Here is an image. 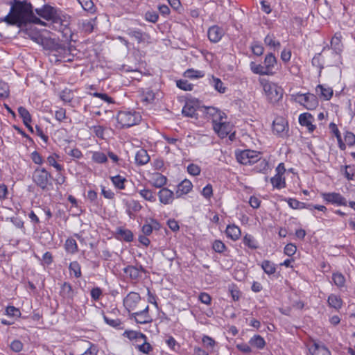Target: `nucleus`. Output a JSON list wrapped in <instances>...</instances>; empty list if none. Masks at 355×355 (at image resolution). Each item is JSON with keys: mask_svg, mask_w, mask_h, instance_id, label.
<instances>
[{"mask_svg": "<svg viewBox=\"0 0 355 355\" xmlns=\"http://www.w3.org/2000/svg\"><path fill=\"white\" fill-rule=\"evenodd\" d=\"M272 132L280 137L288 136V125L287 121L282 117H277L273 121Z\"/></svg>", "mask_w": 355, "mask_h": 355, "instance_id": "nucleus-8", "label": "nucleus"}, {"mask_svg": "<svg viewBox=\"0 0 355 355\" xmlns=\"http://www.w3.org/2000/svg\"><path fill=\"white\" fill-rule=\"evenodd\" d=\"M116 238L125 242H131L133 240V234L128 229L119 227L116 230Z\"/></svg>", "mask_w": 355, "mask_h": 355, "instance_id": "nucleus-20", "label": "nucleus"}, {"mask_svg": "<svg viewBox=\"0 0 355 355\" xmlns=\"http://www.w3.org/2000/svg\"><path fill=\"white\" fill-rule=\"evenodd\" d=\"M158 14L153 10L147 11L145 14L146 20L152 23H156L158 20Z\"/></svg>", "mask_w": 355, "mask_h": 355, "instance_id": "nucleus-60", "label": "nucleus"}, {"mask_svg": "<svg viewBox=\"0 0 355 355\" xmlns=\"http://www.w3.org/2000/svg\"><path fill=\"white\" fill-rule=\"evenodd\" d=\"M123 335L129 338L130 340H135L137 344L138 343H141L142 338H146L145 334L141 332L133 330L125 331Z\"/></svg>", "mask_w": 355, "mask_h": 355, "instance_id": "nucleus-25", "label": "nucleus"}, {"mask_svg": "<svg viewBox=\"0 0 355 355\" xmlns=\"http://www.w3.org/2000/svg\"><path fill=\"white\" fill-rule=\"evenodd\" d=\"M52 24L54 28L61 33L64 42H70L73 41V34L70 28V17L58 15Z\"/></svg>", "mask_w": 355, "mask_h": 355, "instance_id": "nucleus-4", "label": "nucleus"}, {"mask_svg": "<svg viewBox=\"0 0 355 355\" xmlns=\"http://www.w3.org/2000/svg\"><path fill=\"white\" fill-rule=\"evenodd\" d=\"M321 196L323 200L327 203H331L337 206H347V205L346 198L339 193H322Z\"/></svg>", "mask_w": 355, "mask_h": 355, "instance_id": "nucleus-10", "label": "nucleus"}, {"mask_svg": "<svg viewBox=\"0 0 355 355\" xmlns=\"http://www.w3.org/2000/svg\"><path fill=\"white\" fill-rule=\"evenodd\" d=\"M319 92L324 100H329L333 96V89L330 87H324L322 85H318L316 87V92L319 93Z\"/></svg>", "mask_w": 355, "mask_h": 355, "instance_id": "nucleus-33", "label": "nucleus"}, {"mask_svg": "<svg viewBox=\"0 0 355 355\" xmlns=\"http://www.w3.org/2000/svg\"><path fill=\"white\" fill-rule=\"evenodd\" d=\"M213 128L215 132H216L221 137H225L228 135L227 125L222 121H219L214 123Z\"/></svg>", "mask_w": 355, "mask_h": 355, "instance_id": "nucleus-29", "label": "nucleus"}, {"mask_svg": "<svg viewBox=\"0 0 355 355\" xmlns=\"http://www.w3.org/2000/svg\"><path fill=\"white\" fill-rule=\"evenodd\" d=\"M288 206L293 209H302L304 202L297 200L295 198H288L285 199Z\"/></svg>", "mask_w": 355, "mask_h": 355, "instance_id": "nucleus-53", "label": "nucleus"}, {"mask_svg": "<svg viewBox=\"0 0 355 355\" xmlns=\"http://www.w3.org/2000/svg\"><path fill=\"white\" fill-rule=\"evenodd\" d=\"M332 279L334 283L338 287H343L345 283V278L342 273L336 272L332 275Z\"/></svg>", "mask_w": 355, "mask_h": 355, "instance_id": "nucleus-49", "label": "nucleus"}, {"mask_svg": "<svg viewBox=\"0 0 355 355\" xmlns=\"http://www.w3.org/2000/svg\"><path fill=\"white\" fill-rule=\"evenodd\" d=\"M150 161V156L147 151L143 148L139 149L135 155V162L137 165L146 164Z\"/></svg>", "mask_w": 355, "mask_h": 355, "instance_id": "nucleus-24", "label": "nucleus"}, {"mask_svg": "<svg viewBox=\"0 0 355 355\" xmlns=\"http://www.w3.org/2000/svg\"><path fill=\"white\" fill-rule=\"evenodd\" d=\"M313 116L309 113H303L299 116V123L301 125L306 126L309 132H313L315 126L312 124Z\"/></svg>", "mask_w": 355, "mask_h": 355, "instance_id": "nucleus-21", "label": "nucleus"}, {"mask_svg": "<svg viewBox=\"0 0 355 355\" xmlns=\"http://www.w3.org/2000/svg\"><path fill=\"white\" fill-rule=\"evenodd\" d=\"M140 300L141 297L138 293L130 292L123 299V305L128 312H130L136 309Z\"/></svg>", "mask_w": 355, "mask_h": 355, "instance_id": "nucleus-12", "label": "nucleus"}, {"mask_svg": "<svg viewBox=\"0 0 355 355\" xmlns=\"http://www.w3.org/2000/svg\"><path fill=\"white\" fill-rule=\"evenodd\" d=\"M270 182L273 187L277 189H282L286 187L285 178L280 174H276L274 177L270 179Z\"/></svg>", "mask_w": 355, "mask_h": 355, "instance_id": "nucleus-34", "label": "nucleus"}, {"mask_svg": "<svg viewBox=\"0 0 355 355\" xmlns=\"http://www.w3.org/2000/svg\"><path fill=\"white\" fill-rule=\"evenodd\" d=\"M10 9L8 14L1 19L8 25L17 26L19 28L26 26L28 24L46 26V23L35 15L33 7L26 1H10Z\"/></svg>", "mask_w": 355, "mask_h": 355, "instance_id": "nucleus-1", "label": "nucleus"}, {"mask_svg": "<svg viewBox=\"0 0 355 355\" xmlns=\"http://www.w3.org/2000/svg\"><path fill=\"white\" fill-rule=\"evenodd\" d=\"M18 112L19 116L22 119L24 123L31 122V116L29 112L24 107L20 106L18 107Z\"/></svg>", "mask_w": 355, "mask_h": 355, "instance_id": "nucleus-47", "label": "nucleus"}, {"mask_svg": "<svg viewBox=\"0 0 355 355\" xmlns=\"http://www.w3.org/2000/svg\"><path fill=\"white\" fill-rule=\"evenodd\" d=\"M250 69L254 74H258L260 76H272L275 73V71H268L264 64L261 65L259 64H256L254 62H251L250 64Z\"/></svg>", "mask_w": 355, "mask_h": 355, "instance_id": "nucleus-22", "label": "nucleus"}, {"mask_svg": "<svg viewBox=\"0 0 355 355\" xmlns=\"http://www.w3.org/2000/svg\"><path fill=\"white\" fill-rule=\"evenodd\" d=\"M60 295L66 299H73L74 296V291L72 288L71 284L64 282L60 289Z\"/></svg>", "mask_w": 355, "mask_h": 355, "instance_id": "nucleus-28", "label": "nucleus"}, {"mask_svg": "<svg viewBox=\"0 0 355 355\" xmlns=\"http://www.w3.org/2000/svg\"><path fill=\"white\" fill-rule=\"evenodd\" d=\"M249 343L250 345L259 349H263L266 346V341L264 338L260 335H254L250 338Z\"/></svg>", "mask_w": 355, "mask_h": 355, "instance_id": "nucleus-31", "label": "nucleus"}, {"mask_svg": "<svg viewBox=\"0 0 355 355\" xmlns=\"http://www.w3.org/2000/svg\"><path fill=\"white\" fill-rule=\"evenodd\" d=\"M328 304L330 307L334 308L336 310L341 309L343 306V300L340 296L331 294L327 300Z\"/></svg>", "mask_w": 355, "mask_h": 355, "instance_id": "nucleus-27", "label": "nucleus"}, {"mask_svg": "<svg viewBox=\"0 0 355 355\" xmlns=\"http://www.w3.org/2000/svg\"><path fill=\"white\" fill-rule=\"evenodd\" d=\"M9 96V86L3 81H0V97L8 98Z\"/></svg>", "mask_w": 355, "mask_h": 355, "instance_id": "nucleus-61", "label": "nucleus"}, {"mask_svg": "<svg viewBox=\"0 0 355 355\" xmlns=\"http://www.w3.org/2000/svg\"><path fill=\"white\" fill-rule=\"evenodd\" d=\"M259 83L267 96L268 100L271 103H275L282 100L284 94V89L275 83L260 78Z\"/></svg>", "mask_w": 355, "mask_h": 355, "instance_id": "nucleus-3", "label": "nucleus"}, {"mask_svg": "<svg viewBox=\"0 0 355 355\" xmlns=\"http://www.w3.org/2000/svg\"><path fill=\"white\" fill-rule=\"evenodd\" d=\"M66 251L70 254H74L78 251V245L75 239L69 238L64 243Z\"/></svg>", "mask_w": 355, "mask_h": 355, "instance_id": "nucleus-36", "label": "nucleus"}, {"mask_svg": "<svg viewBox=\"0 0 355 355\" xmlns=\"http://www.w3.org/2000/svg\"><path fill=\"white\" fill-rule=\"evenodd\" d=\"M204 113L206 116L212 120L213 124L217 121H223L225 114L214 107H205Z\"/></svg>", "mask_w": 355, "mask_h": 355, "instance_id": "nucleus-15", "label": "nucleus"}, {"mask_svg": "<svg viewBox=\"0 0 355 355\" xmlns=\"http://www.w3.org/2000/svg\"><path fill=\"white\" fill-rule=\"evenodd\" d=\"M158 197L161 203L164 205H170L173 202L175 193L166 187L162 188L158 193Z\"/></svg>", "mask_w": 355, "mask_h": 355, "instance_id": "nucleus-16", "label": "nucleus"}, {"mask_svg": "<svg viewBox=\"0 0 355 355\" xmlns=\"http://www.w3.org/2000/svg\"><path fill=\"white\" fill-rule=\"evenodd\" d=\"M209 84L220 94H224L226 91V87L224 86L223 83L218 78L212 76L211 78L209 79Z\"/></svg>", "mask_w": 355, "mask_h": 355, "instance_id": "nucleus-30", "label": "nucleus"}, {"mask_svg": "<svg viewBox=\"0 0 355 355\" xmlns=\"http://www.w3.org/2000/svg\"><path fill=\"white\" fill-rule=\"evenodd\" d=\"M200 168L197 164H190L187 166V171L190 175L193 176L198 175L200 173Z\"/></svg>", "mask_w": 355, "mask_h": 355, "instance_id": "nucleus-63", "label": "nucleus"}, {"mask_svg": "<svg viewBox=\"0 0 355 355\" xmlns=\"http://www.w3.org/2000/svg\"><path fill=\"white\" fill-rule=\"evenodd\" d=\"M82 8L90 13L96 11L95 6L92 0H78Z\"/></svg>", "mask_w": 355, "mask_h": 355, "instance_id": "nucleus-44", "label": "nucleus"}, {"mask_svg": "<svg viewBox=\"0 0 355 355\" xmlns=\"http://www.w3.org/2000/svg\"><path fill=\"white\" fill-rule=\"evenodd\" d=\"M224 34V29L217 25L209 27L207 31L208 38L212 43L218 42L222 39Z\"/></svg>", "mask_w": 355, "mask_h": 355, "instance_id": "nucleus-13", "label": "nucleus"}, {"mask_svg": "<svg viewBox=\"0 0 355 355\" xmlns=\"http://www.w3.org/2000/svg\"><path fill=\"white\" fill-rule=\"evenodd\" d=\"M261 268L268 275H272L276 272L275 265L268 260H264L261 264Z\"/></svg>", "mask_w": 355, "mask_h": 355, "instance_id": "nucleus-39", "label": "nucleus"}, {"mask_svg": "<svg viewBox=\"0 0 355 355\" xmlns=\"http://www.w3.org/2000/svg\"><path fill=\"white\" fill-rule=\"evenodd\" d=\"M132 317L139 324H146L150 322L152 320L148 314V306L147 305L143 310L132 313Z\"/></svg>", "mask_w": 355, "mask_h": 355, "instance_id": "nucleus-17", "label": "nucleus"}, {"mask_svg": "<svg viewBox=\"0 0 355 355\" xmlns=\"http://www.w3.org/2000/svg\"><path fill=\"white\" fill-rule=\"evenodd\" d=\"M212 248L216 252L222 253L226 249V246L221 241L216 240L212 244Z\"/></svg>", "mask_w": 355, "mask_h": 355, "instance_id": "nucleus-57", "label": "nucleus"}, {"mask_svg": "<svg viewBox=\"0 0 355 355\" xmlns=\"http://www.w3.org/2000/svg\"><path fill=\"white\" fill-rule=\"evenodd\" d=\"M296 250L297 247L293 243H288L286 245L284 249V253L288 257L293 256L296 252Z\"/></svg>", "mask_w": 355, "mask_h": 355, "instance_id": "nucleus-64", "label": "nucleus"}, {"mask_svg": "<svg viewBox=\"0 0 355 355\" xmlns=\"http://www.w3.org/2000/svg\"><path fill=\"white\" fill-rule=\"evenodd\" d=\"M243 243L249 248L255 250L259 248L258 243L254 237L251 234H246L243 238Z\"/></svg>", "mask_w": 355, "mask_h": 355, "instance_id": "nucleus-32", "label": "nucleus"}, {"mask_svg": "<svg viewBox=\"0 0 355 355\" xmlns=\"http://www.w3.org/2000/svg\"><path fill=\"white\" fill-rule=\"evenodd\" d=\"M263 64L265 68L270 71H275L274 69L275 65L277 64V58L273 55V53H268L264 59Z\"/></svg>", "mask_w": 355, "mask_h": 355, "instance_id": "nucleus-26", "label": "nucleus"}, {"mask_svg": "<svg viewBox=\"0 0 355 355\" xmlns=\"http://www.w3.org/2000/svg\"><path fill=\"white\" fill-rule=\"evenodd\" d=\"M251 49L252 53L257 56L261 55L264 51L263 46L257 42L252 43Z\"/></svg>", "mask_w": 355, "mask_h": 355, "instance_id": "nucleus-58", "label": "nucleus"}, {"mask_svg": "<svg viewBox=\"0 0 355 355\" xmlns=\"http://www.w3.org/2000/svg\"><path fill=\"white\" fill-rule=\"evenodd\" d=\"M176 85L178 88L184 91H191L193 88V85L189 83L187 80H179L176 82Z\"/></svg>", "mask_w": 355, "mask_h": 355, "instance_id": "nucleus-55", "label": "nucleus"}, {"mask_svg": "<svg viewBox=\"0 0 355 355\" xmlns=\"http://www.w3.org/2000/svg\"><path fill=\"white\" fill-rule=\"evenodd\" d=\"M142 343H138L137 344L138 349L144 353V354H149L150 352L153 350L152 346L147 342V337L146 336V338L141 339Z\"/></svg>", "mask_w": 355, "mask_h": 355, "instance_id": "nucleus-43", "label": "nucleus"}, {"mask_svg": "<svg viewBox=\"0 0 355 355\" xmlns=\"http://www.w3.org/2000/svg\"><path fill=\"white\" fill-rule=\"evenodd\" d=\"M193 185L189 180H184L178 186L175 191V197L177 198L187 194L192 189Z\"/></svg>", "mask_w": 355, "mask_h": 355, "instance_id": "nucleus-18", "label": "nucleus"}, {"mask_svg": "<svg viewBox=\"0 0 355 355\" xmlns=\"http://www.w3.org/2000/svg\"><path fill=\"white\" fill-rule=\"evenodd\" d=\"M103 318H104L105 322L108 325H110V327H112L118 329H123L122 322H121L120 319H119V318H116V319L110 318L107 315H104Z\"/></svg>", "mask_w": 355, "mask_h": 355, "instance_id": "nucleus-46", "label": "nucleus"}, {"mask_svg": "<svg viewBox=\"0 0 355 355\" xmlns=\"http://www.w3.org/2000/svg\"><path fill=\"white\" fill-rule=\"evenodd\" d=\"M344 139L348 146H351L355 144V135L353 132L347 131L345 134Z\"/></svg>", "mask_w": 355, "mask_h": 355, "instance_id": "nucleus-62", "label": "nucleus"}, {"mask_svg": "<svg viewBox=\"0 0 355 355\" xmlns=\"http://www.w3.org/2000/svg\"><path fill=\"white\" fill-rule=\"evenodd\" d=\"M92 159L94 162L98 164H103L107 161V157L105 154L100 151L93 152Z\"/></svg>", "mask_w": 355, "mask_h": 355, "instance_id": "nucleus-48", "label": "nucleus"}, {"mask_svg": "<svg viewBox=\"0 0 355 355\" xmlns=\"http://www.w3.org/2000/svg\"><path fill=\"white\" fill-rule=\"evenodd\" d=\"M311 355H331L327 347L320 341L314 340L309 347Z\"/></svg>", "mask_w": 355, "mask_h": 355, "instance_id": "nucleus-14", "label": "nucleus"}, {"mask_svg": "<svg viewBox=\"0 0 355 355\" xmlns=\"http://www.w3.org/2000/svg\"><path fill=\"white\" fill-rule=\"evenodd\" d=\"M69 269L70 275H73L76 278H79L81 277V267L78 261H75L71 262L69 266Z\"/></svg>", "mask_w": 355, "mask_h": 355, "instance_id": "nucleus-38", "label": "nucleus"}, {"mask_svg": "<svg viewBox=\"0 0 355 355\" xmlns=\"http://www.w3.org/2000/svg\"><path fill=\"white\" fill-rule=\"evenodd\" d=\"M341 34L340 33H336L331 40V47L336 52L341 51Z\"/></svg>", "mask_w": 355, "mask_h": 355, "instance_id": "nucleus-42", "label": "nucleus"}, {"mask_svg": "<svg viewBox=\"0 0 355 355\" xmlns=\"http://www.w3.org/2000/svg\"><path fill=\"white\" fill-rule=\"evenodd\" d=\"M123 271L127 277L133 281H137L141 277V273L146 272L145 268L141 265L137 266L128 265L123 269Z\"/></svg>", "mask_w": 355, "mask_h": 355, "instance_id": "nucleus-11", "label": "nucleus"}, {"mask_svg": "<svg viewBox=\"0 0 355 355\" xmlns=\"http://www.w3.org/2000/svg\"><path fill=\"white\" fill-rule=\"evenodd\" d=\"M141 120V115L135 111L121 110L116 115V121L119 128H126L135 125Z\"/></svg>", "mask_w": 355, "mask_h": 355, "instance_id": "nucleus-5", "label": "nucleus"}, {"mask_svg": "<svg viewBox=\"0 0 355 355\" xmlns=\"http://www.w3.org/2000/svg\"><path fill=\"white\" fill-rule=\"evenodd\" d=\"M226 235L233 241L238 240L241 236V230L235 225H228L225 230Z\"/></svg>", "mask_w": 355, "mask_h": 355, "instance_id": "nucleus-23", "label": "nucleus"}, {"mask_svg": "<svg viewBox=\"0 0 355 355\" xmlns=\"http://www.w3.org/2000/svg\"><path fill=\"white\" fill-rule=\"evenodd\" d=\"M196 108L189 103H187L182 108V114L188 117H194L196 115Z\"/></svg>", "mask_w": 355, "mask_h": 355, "instance_id": "nucleus-45", "label": "nucleus"}, {"mask_svg": "<svg viewBox=\"0 0 355 355\" xmlns=\"http://www.w3.org/2000/svg\"><path fill=\"white\" fill-rule=\"evenodd\" d=\"M202 342L204 346L209 351H212L216 345V341L209 336H203Z\"/></svg>", "mask_w": 355, "mask_h": 355, "instance_id": "nucleus-54", "label": "nucleus"}, {"mask_svg": "<svg viewBox=\"0 0 355 355\" xmlns=\"http://www.w3.org/2000/svg\"><path fill=\"white\" fill-rule=\"evenodd\" d=\"M89 94L94 97L99 98L102 101H103L109 104L114 103V101L113 100V98H111L110 96H109L105 93L94 92V93H89Z\"/></svg>", "mask_w": 355, "mask_h": 355, "instance_id": "nucleus-56", "label": "nucleus"}, {"mask_svg": "<svg viewBox=\"0 0 355 355\" xmlns=\"http://www.w3.org/2000/svg\"><path fill=\"white\" fill-rule=\"evenodd\" d=\"M24 345L19 340H14L10 343V347L14 352H20L23 349Z\"/></svg>", "mask_w": 355, "mask_h": 355, "instance_id": "nucleus-59", "label": "nucleus"}, {"mask_svg": "<svg viewBox=\"0 0 355 355\" xmlns=\"http://www.w3.org/2000/svg\"><path fill=\"white\" fill-rule=\"evenodd\" d=\"M166 178L161 173H156L153 178V185L156 188H162L166 184Z\"/></svg>", "mask_w": 355, "mask_h": 355, "instance_id": "nucleus-35", "label": "nucleus"}, {"mask_svg": "<svg viewBox=\"0 0 355 355\" xmlns=\"http://www.w3.org/2000/svg\"><path fill=\"white\" fill-rule=\"evenodd\" d=\"M51 43L52 44V51L58 55H62L63 58H65L66 55L71 54L73 46H70L66 48L64 45L55 42L54 40H51Z\"/></svg>", "mask_w": 355, "mask_h": 355, "instance_id": "nucleus-19", "label": "nucleus"}, {"mask_svg": "<svg viewBox=\"0 0 355 355\" xmlns=\"http://www.w3.org/2000/svg\"><path fill=\"white\" fill-rule=\"evenodd\" d=\"M204 73L201 71L189 69L184 73V76L189 78H198L204 76Z\"/></svg>", "mask_w": 355, "mask_h": 355, "instance_id": "nucleus-52", "label": "nucleus"}, {"mask_svg": "<svg viewBox=\"0 0 355 355\" xmlns=\"http://www.w3.org/2000/svg\"><path fill=\"white\" fill-rule=\"evenodd\" d=\"M139 195L146 200L154 202L156 201V196L155 193L148 189H144L139 191Z\"/></svg>", "mask_w": 355, "mask_h": 355, "instance_id": "nucleus-37", "label": "nucleus"}, {"mask_svg": "<svg viewBox=\"0 0 355 355\" xmlns=\"http://www.w3.org/2000/svg\"><path fill=\"white\" fill-rule=\"evenodd\" d=\"M127 34L130 37L135 38L138 43H141L144 40L143 37L144 33L139 29L129 28L127 30Z\"/></svg>", "mask_w": 355, "mask_h": 355, "instance_id": "nucleus-40", "label": "nucleus"}, {"mask_svg": "<svg viewBox=\"0 0 355 355\" xmlns=\"http://www.w3.org/2000/svg\"><path fill=\"white\" fill-rule=\"evenodd\" d=\"M155 93L150 89H147L146 91H144L141 94V101L146 103V104L152 103L155 100Z\"/></svg>", "mask_w": 355, "mask_h": 355, "instance_id": "nucleus-41", "label": "nucleus"}, {"mask_svg": "<svg viewBox=\"0 0 355 355\" xmlns=\"http://www.w3.org/2000/svg\"><path fill=\"white\" fill-rule=\"evenodd\" d=\"M52 175L44 168L37 167L33 173V182L43 191L49 189L52 186Z\"/></svg>", "mask_w": 355, "mask_h": 355, "instance_id": "nucleus-6", "label": "nucleus"}, {"mask_svg": "<svg viewBox=\"0 0 355 355\" xmlns=\"http://www.w3.org/2000/svg\"><path fill=\"white\" fill-rule=\"evenodd\" d=\"M293 96H295V101L297 103L303 105L307 110H313L318 106V98L313 94L297 93Z\"/></svg>", "mask_w": 355, "mask_h": 355, "instance_id": "nucleus-7", "label": "nucleus"}, {"mask_svg": "<svg viewBox=\"0 0 355 355\" xmlns=\"http://www.w3.org/2000/svg\"><path fill=\"white\" fill-rule=\"evenodd\" d=\"M35 12L36 14H37L40 17L47 20V21H52V23L53 22L54 19H56L58 15H59L58 13L57 10L49 5H44L41 8H38L35 9Z\"/></svg>", "mask_w": 355, "mask_h": 355, "instance_id": "nucleus-9", "label": "nucleus"}, {"mask_svg": "<svg viewBox=\"0 0 355 355\" xmlns=\"http://www.w3.org/2000/svg\"><path fill=\"white\" fill-rule=\"evenodd\" d=\"M236 160L243 165H252L257 164L254 168L256 172H263L268 168V164L265 159H262L260 157V153L252 150H244L236 151Z\"/></svg>", "mask_w": 355, "mask_h": 355, "instance_id": "nucleus-2", "label": "nucleus"}, {"mask_svg": "<svg viewBox=\"0 0 355 355\" xmlns=\"http://www.w3.org/2000/svg\"><path fill=\"white\" fill-rule=\"evenodd\" d=\"M264 42L267 46L273 47L274 49H278L280 47V42L275 40V37L273 35H268L264 39Z\"/></svg>", "mask_w": 355, "mask_h": 355, "instance_id": "nucleus-51", "label": "nucleus"}, {"mask_svg": "<svg viewBox=\"0 0 355 355\" xmlns=\"http://www.w3.org/2000/svg\"><path fill=\"white\" fill-rule=\"evenodd\" d=\"M113 184L119 189H123L125 188L124 182L126 181L125 178L117 175L111 178Z\"/></svg>", "mask_w": 355, "mask_h": 355, "instance_id": "nucleus-50", "label": "nucleus"}]
</instances>
